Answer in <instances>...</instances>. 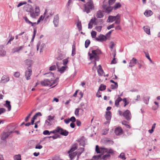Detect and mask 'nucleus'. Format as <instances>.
Instances as JSON below:
<instances>
[{
    "label": "nucleus",
    "mask_w": 160,
    "mask_h": 160,
    "mask_svg": "<svg viewBox=\"0 0 160 160\" xmlns=\"http://www.w3.org/2000/svg\"><path fill=\"white\" fill-rule=\"evenodd\" d=\"M95 151L97 153L103 154L107 152L108 154L104 155L102 158L104 159H107L109 158L111 155H113L114 154V151L111 148H106L103 147H99L98 145L96 146Z\"/></svg>",
    "instance_id": "1"
},
{
    "label": "nucleus",
    "mask_w": 160,
    "mask_h": 160,
    "mask_svg": "<svg viewBox=\"0 0 160 160\" xmlns=\"http://www.w3.org/2000/svg\"><path fill=\"white\" fill-rule=\"evenodd\" d=\"M83 12L87 13H89L92 10H94V6L92 0H89L85 4L83 5Z\"/></svg>",
    "instance_id": "2"
},
{
    "label": "nucleus",
    "mask_w": 160,
    "mask_h": 160,
    "mask_svg": "<svg viewBox=\"0 0 160 160\" xmlns=\"http://www.w3.org/2000/svg\"><path fill=\"white\" fill-rule=\"evenodd\" d=\"M10 126H8L6 129L7 131V132H3L1 136V139L3 140H5L6 138H8L10 134L13 132V131H9L8 130L9 129Z\"/></svg>",
    "instance_id": "3"
},
{
    "label": "nucleus",
    "mask_w": 160,
    "mask_h": 160,
    "mask_svg": "<svg viewBox=\"0 0 160 160\" xmlns=\"http://www.w3.org/2000/svg\"><path fill=\"white\" fill-rule=\"evenodd\" d=\"M27 68V70L25 72V76L26 79L29 80L31 79L30 76L32 74V70L30 67H28Z\"/></svg>",
    "instance_id": "4"
},
{
    "label": "nucleus",
    "mask_w": 160,
    "mask_h": 160,
    "mask_svg": "<svg viewBox=\"0 0 160 160\" xmlns=\"http://www.w3.org/2000/svg\"><path fill=\"white\" fill-rule=\"evenodd\" d=\"M122 116L127 121L130 120L132 116L131 112L128 110H126L123 112Z\"/></svg>",
    "instance_id": "5"
},
{
    "label": "nucleus",
    "mask_w": 160,
    "mask_h": 160,
    "mask_svg": "<svg viewBox=\"0 0 160 160\" xmlns=\"http://www.w3.org/2000/svg\"><path fill=\"white\" fill-rule=\"evenodd\" d=\"M106 86L103 84H101L100 85V87H99V88L98 89V92L96 94V96L98 98L101 97L102 96L101 95H98V93H101L99 91H103L105 90L106 89Z\"/></svg>",
    "instance_id": "6"
},
{
    "label": "nucleus",
    "mask_w": 160,
    "mask_h": 160,
    "mask_svg": "<svg viewBox=\"0 0 160 160\" xmlns=\"http://www.w3.org/2000/svg\"><path fill=\"white\" fill-rule=\"evenodd\" d=\"M59 132L58 133L61 135L66 136H68L69 134V132L66 130L63 129L60 127H59Z\"/></svg>",
    "instance_id": "7"
},
{
    "label": "nucleus",
    "mask_w": 160,
    "mask_h": 160,
    "mask_svg": "<svg viewBox=\"0 0 160 160\" xmlns=\"http://www.w3.org/2000/svg\"><path fill=\"white\" fill-rule=\"evenodd\" d=\"M88 55L89 56V59L92 60L93 59H94V61L96 62L97 61H99V56L94 55L89 52L88 53Z\"/></svg>",
    "instance_id": "8"
},
{
    "label": "nucleus",
    "mask_w": 160,
    "mask_h": 160,
    "mask_svg": "<svg viewBox=\"0 0 160 160\" xmlns=\"http://www.w3.org/2000/svg\"><path fill=\"white\" fill-rule=\"evenodd\" d=\"M136 64H139L138 61L135 58H133L130 60L129 63V67H132L134 66Z\"/></svg>",
    "instance_id": "9"
},
{
    "label": "nucleus",
    "mask_w": 160,
    "mask_h": 160,
    "mask_svg": "<svg viewBox=\"0 0 160 160\" xmlns=\"http://www.w3.org/2000/svg\"><path fill=\"white\" fill-rule=\"evenodd\" d=\"M52 81V80L50 81L48 79H45L43 81L41 82V84L43 86H50V85L51 83V82Z\"/></svg>",
    "instance_id": "10"
},
{
    "label": "nucleus",
    "mask_w": 160,
    "mask_h": 160,
    "mask_svg": "<svg viewBox=\"0 0 160 160\" xmlns=\"http://www.w3.org/2000/svg\"><path fill=\"white\" fill-rule=\"evenodd\" d=\"M24 48V46H21L19 47H16L14 48L12 50V52L14 53L15 52H18Z\"/></svg>",
    "instance_id": "11"
},
{
    "label": "nucleus",
    "mask_w": 160,
    "mask_h": 160,
    "mask_svg": "<svg viewBox=\"0 0 160 160\" xmlns=\"http://www.w3.org/2000/svg\"><path fill=\"white\" fill-rule=\"evenodd\" d=\"M95 39L98 41L102 42L103 41H105L107 39V37L101 34L99 36V38L96 37Z\"/></svg>",
    "instance_id": "12"
},
{
    "label": "nucleus",
    "mask_w": 160,
    "mask_h": 160,
    "mask_svg": "<svg viewBox=\"0 0 160 160\" xmlns=\"http://www.w3.org/2000/svg\"><path fill=\"white\" fill-rule=\"evenodd\" d=\"M77 141L79 142V144L81 146L84 147L85 145V139L84 136H82L80 138L78 139Z\"/></svg>",
    "instance_id": "13"
},
{
    "label": "nucleus",
    "mask_w": 160,
    "mask_h": 160,
    "mask_svg": "<svg viewBox=\"0 0 160 160\" xmlns=\"http://www.w3.org/2000/svg\"><path fill=\"white\" fill-rule=\"evenodd\" d=\"M114 132L117 135H119L122 133L123 130L121 127H118L116 128Z\"/></svg>",
    "instance_id": "14"
},
{
    "label": "nucleus",
    "mask_w": 160,
    "mask_h": 160,
    "mask_svg": "<svg viewBox=\"0 0 160 160\" xmlns=\"http://www.w3.org/2000/svg\"><path fill=\"white\" fill-rule=\"evenodd\" d=\"M53 22L55 27H57L59 22V16L58 15H57L54 16Z\"/></svg>",
    "instance_id": "15"
},
{
    "label": "nucleus",
    "mask_w": 160,
    "mask_h": 160,
    "mask_svg": "<svg viewBox=\"0 0 160 160\" xmlns=\"http://www.w3.org/2000/svg\"><path fill=\"white\" fill-rule=\"evenodd\" d=\"M25 9L27 12L31 13L34 11L33 9L32 6L28 4L26 5L24 8Z\"/></svg>",
    "instance_id": "16"
},
{
    "label": "nucleus",
    "mask_w": 160,
    "mask_h": 160,
    "mask_svg": "<svg viewBox=\"0 0 160 160\" xmlns=\"http://www.w3.org/2000/svg\"><path fill=\"white\" fill-rule=\"evenodd\" d=\"M10 102L8 100H6L5 101V103L4 104V106L8 108V110L9 111L11 109V106L10 104Z\"/></svg>",
    "instance_id": "17"
},
{
    "label": "nucleus",
    "mask_w": 160,
    "mask_h": 160,
    "mask_svg": "<svg viewBox=\"0 0 160 160\" xmlns=\"http://www.w3.org/2000/svg\"><path fill=\"white\" fill-rule=\"evenodd\" d=\"M9 78L6 75H4L2 78L1 82L6 83L9 81Z\"/></svg>",
    "instance_id": "18"
},
{
    "label": "nucleus",
    "mask_w": 160,
    "mask_h": 160,
    "mask_svg": "<svg viewBox=\"0 0 160 160\" xmlns=\"http://www.w3.org/2000/svg\"><path fill=\"white\" fill-rule=\"evenodd\" d=\"M78 144L77 143L74 144L73 145L71 149L68 152V153H70L74 151H75L77 149Z\"/></svg>",
    "instance_id": "19"
},
{
    "label": "nucleus",
    "mask_w": 160,
    "mask_h": 160,
    "mask_svg": "<svg viewBox=\"0 0 160 160\" xmlns=\"http://www.w3.org/2000/svg\"><path fill=\"white\" fill-rule=\"evenodd\" d=\"M92 54L94 55L99 56L100 54H102L101 51L98 49H97L95 50H93L92 51Z\"/></svg>",
    "instance_id": "20"
},
{
    "label": "nucleus",
    "mask_w": 160,
    "mask_h": 160,
    "mask_svg": "<svg viewBox=\"0 0 160 160\" xmlns=\"http://www.w3.org/2000/svg\"><path fill=\"white\" fill-rule=\"evenodd\" d=\"M105 118L108 121L110 120L111 118V112L110 111H107L106 112Z\"/></svg>",
    "instance_id": "21"
},
{
    "label": "nucleus",
    "mask_w": 160,
    "mask_h": 160,
    "mask_svg": "<svg viewBox=\"0 0 160 160\" xmlns=\"http://www.w3.org/2000/svg\"><path fill=\"white\" fill-rule=\"evenodd\" d=\"M6 52L4 50L2 46H0V57H4L5 56Z\"/></svg>",
    "instance_id": "22"
},
{
    "label": "nucleus",
    "mask_w": 160,
    "mask_h": 160,
    "mask_svg": "<svg viewBox=\"0 0 160 160\" xmlns=\"http://www.w3.org/2000/svg\"><path fill=\"white\" fill-rule=\"evenodd\" d=\"M99 68L97 70L98 74L99 76H102L104 73V71L102 69L101 66L100 65H98Z\"/></svg>",
    "instance_id": "23"
},
{
    "label": "nucleus",
    "mask_w": 160,
    "mask_h": 160,
    "mask_svg": "<svg viewBox=\"0 0 160 160\" xmlns=\"http://www.w3.org/2000/svg\"><path fill=\"white\" fill-rule=\"evenodd\" d=\"M122 101V99L120 97L116 99L115 102V105L117 107H118L119 104V102Z\"/></svg>",
    "instance_id": "24"
},
{
    "label": "nucleus",
    "mask_w": 160,
    "mask_h": 160,
    "mask_svg": "<svg viewBox=\"0 0 160 160\" xmlns=\"http://www.w3.org/2000/svg\"><path fill=\"white\" fill-rule=\"evenodd\" d=\"M143 28L146 33L148 35L150 34V28L148 26H144L143 27Z\"/></svg>",
    "instance_id": "25"
},
{
    "label": "nucleus",
    "mask_w": 160,
    "mask_h": 160,
    "mask_svg": "<svg viewBox=\"0 0 160 160\" xmlns=\"http://www.w3.org/2000/svg\"><path fill=\"white\" fill-rule=\"evenodd\" d=\"M67 68V66H62L61 68H58V71L59 72L61 73H63L66 70V69Z\"/></svg>",
    "instance_id": "26"
},
{
    "label": "nucleus",
    "mask_w": 160,
    "mask_h": 160,
    "mask_svg": "<svg viewBox=\"0 0 160 160\" xmlns=\"http://www.w3.org/2000/svg\"><path fill=\"white\" fill-rule=\"evenodd\" d=\"M96 16L98 18H103V15L102 12L100 10L98 11L97 13Z\"/></svg>",
    "instance_id": "27"
},
{
    "label": "nucleus",
    "mask_w": 160,
    "mask_h": 160,
    "mask_svg": "<svg viewBox=\"0 0 160 160\" xmlns=\"http://www.w3.org/2000/svg\"><path fill=\"white\" fill-rule=\"evenodd\" d=\"M153 14V12L151 10H146L144 13L145 15L147 17L151 16Z\"/></svg>",
    "instance_id": "28"
},
{
    "label": "nucleus",
    "mask_w": 160,
    "mask_h": 160,
    "mask_svg": "<svg viewBox=\"0 0 160 160\" xmlns=\"http://www.w3.org/2000/svg\"><path fill=\"white\" fill-rule=\"evenodd\" d=\"M113 9V8L112 7H111L110 5H109V7L104 9V12L108 13H109L110 12L112 11Z\"/></svg>",
    "instance_id": "29"
},
{
    "label": "nucleus",
    "mask_w": 160,
    "mask_h": 160,
    "mask_svg": "<svg viewBox=\"0 0 160 160\" xmlns=\"http://www.w3.org/2000/svg\"><path fill=\"white\" fill-rule=\"evenodd\" d=\"M115 17H114V16H109L108 17L107 22H112L115 20Z\"/></svg>",
    "instance_id": "30"
},
{
    "label": "nucleus",
    "mask_w": 160,
    "mask_h": 160,
    "mask_svg": "<svg viewBox=\"0 0 160 160\" xmlns=\"http://www.w3.org/2000/svg\"><path fill=\"white\" fill-rule=\"evenodd\" d=\"M149 99L150 97L148 96L144 97L143 98V99L144 102L147 104H148Z\"/></svg>",
    "instance_id": "31"
},
{
    "label": "nucleus",
    "mask_w": 160,
    "mask_h": 160,
    "mask_svg": "<svg viewBox=\"0 0 160 160\" xmlns=\"http://www.w3.org/2000/svg\"><path fill=\"white\" fill-rule=\"evenodd\" d=\"M77 27L78 29V30L79 31H80L82 30V24L81 22L80 21H78L77 22Z\"/></svg>",
    "instance_id": "32"
},
{
    "label": "nucleus",
    "mask_w": 160,
    "mask_h": 160,
    "mask_svg": "<svg viewBox=\"0 0 160 160\" xmlns=\"http://www.w3.org/2000/svg\"><path fill=\"white\" fill-rule=\"evenodd\" d=\"M127 122L126 121L124 120L122 122V125L125 126L126 127L128 128H130L131 126L128 124H127Z\"/></svg>",
    "instance_id": "33"
},
{
    "label": "nucleus",
    "mask_w": 160,
    "mask_h": 160,
    "mask_svg": "<svg viewBox=\"0 0 160 160\" xmlns=\"http://www.w3.org/2000/svg\"><path fill=\"white\" fill-rule=\"evenodd\" d=\"M9 37H10V38L8 41L7 44V45L9 43L11 44V42L12 41L14 38V36H12L10 33L9 34Z\"/></svg>",
    "instance_id": "34"
},
{
    "label": "nucleus",
    "mask_w": 160,
    "mask_h": 160,
    "mask_svg": "<svg viewBox=\"0 0 160 160\" xmlns=\"http://www.w3.org/2000/svg\"><path fill=\"white\" fill-rule=\"evenodd\" d=\"M121 7V5L120 3H117L115 4L114 6L112 7V8L113 9H114L115 10L117 9L120 8Z\"/></svg>",
    "instance_id": "35"
},
{
    "label": "nucleus",
    "mask_w": 160,
    "mask_h": 160,
    "mask_svg": "<svg viewBox=\"0 0 160 160\" xmlns=\"http://www.w3.org/2000/svg\"><path fill=\"white\" fill-rule=\"evenodd\" d=\"M76 52V47L75 45L74 44H73L72 46V56H74Z\"/></svg>",
    "instance_id": "36"
},
{
    "label": "nucleus",
    "mask_w": 160,
    "mask_h": 160,
    "mask_svg": "<svg viewBox=\"0 0 160 160\" xmlns=\"http://www.w3.org/2000/svg\"><path fill=\"white\" fill-rule=\"evenodd\" d=\"M90 43V41L89 39H87L86 40L85 43V47L86 48H87L89 45Z\"/></svg>",
    "instance_id": "37"
},
{
    "label": "nucleus",
    "mask_w": 160,
    "mask_h": 160,
    "mask_svg": "<svg viewBox=\"0 0 160 160\" xmlns=\"http://www.w3.org/2000/svg\"><path fill=\"white\" fill-rule=\"evenodd\" d=\"M14 160H21V156L20 154L15 155L14 157Z\"/></svg>",
    "instance_id": "38"
},
{
    "label": "nucleus",
    "mask_w": 160,
    "mask_h": 160,
    "mask_svg": "<svg viewBox=\"0 0 160 160\" xmlns=\"http://www.w3.org/2000/svg\"><path fill=\"white\" fill-rule=\"evenodd\" d=\"M36 32H37V29H36V28H34V29H33V33L32 38L31 40L32 42H33L34 38L35 37Z\"/></svg>",
    "instance_id": "39"
},
{
    "label": "nucleus",
    "mask_w": 160,
    "mask_h": 160,
    "mask_svg": "<svg viewBox=\"0 0 160 160\" xmlns=\"http://www.w3.org/2000/svg\"><path fill=\"white\" fill-rule=\"evenodd\" d=\"M84 148H80L78 149L76 151L78 154L79 152L81 153V154L84 151Z\"/></svg>",
    "instance_id": "40"
},
{
    "label": "nucleus",
    "mask_w": 160,
    "mask_h": 160,
    "mask_svg": "<svg viewBox=\"0 0 160 160\" xmlns=\"http://www.w3.org/2000/svg\"><path fill=\"white\" fill-rule=\"evenodd\" d=\"M25 62L26 65L28 67H31V62L30 60L27 59L25 60Z\"/></svg>",
    "instance_id": "41"
},
{
    "label": "nucleus",
    "mask_w": 160,
    "mask_h": 160,
    "mask_svg": "<svg viewBox=\"0 0 160 160\" xmlns=\"http://www.w3.org/2000/svg\"><path fill=\"white\" fill-rule=\"evenodd\" d=\"M40 10L38 6H36L35 8V13L37 16L38 15V14L39 13Z\"/></svg>",
    "instance_id": "42"
},
{
    "label": "nucleus",
    "mask_w": 160,
    "mask_h": 160,
    "mask_svg": "<svg viewBox=\"0 0 160 160\" xmlns=\"http://www.w3.org/2000/svg\"><path fill=\"white\" fill-rule=\"evenodd\" d=\"M59 127H58L56 129L53 130L52 131H51L50 132V134L51 133H58L59 131Z\"/></svg>",
    "instance_id": "43"
},
{
    "label": "nucleus",
    "mask_w": 160,
    "mask_h": 160,
    "mask_svg": "<svg viewBox=\"0 0 160 160\" xmlns=\"http://www.w3.org/2000/svg\"><path fill=\"white\" fill-rule=\"evenodd\" d=\"M122 101H123V102H124V107H126V105H128L129 103V101H128L127 100L126 98H124L123 99H122Z\"/></svg>",
    "instance_id": "44"
},
{
    "label": "nucleus",
    "mask_w": 160,
    "mask_h": 160,
    "mask_svg": "<svg viewBox=\"0 0 160 160\" xmlns=\"http://www.w3.org/2000/svg\"><path fill=\"white\" fill-rule=\"evenodd\" d=\"M96 34L97 32L95 31H92L91 32V36L92 38H95L96 37Z\"/></svg>",
    "instance_id": "45"
},
{
    "label": "nucleus",
    "mask_w": 160,
    "mask_h": 160,
    "mask_svg": "<svg viewBox=\"0 0 160 160\" xmlns=\"http://www.w3.org/2000/svg\"><path fill=\"white\" fill-rule=\"evenodd\" d=\"M44 74L47 75V77L52 76L53 77L54 76V74L51 72H49L48 73H46Z\"/></svg>",
    "instance_id": "46"
},
{
    "label": "nucleus",
    "mask_w": 160,
    "mask_h": 160,
    "mask_svg": "<svg viewBox=\"0 0 160 160\" xmlns=\"http://www.w3.org/2000/svg\"><path fill=\"white\" fill-rule=\"evenodd\" d=\"M44 18V17H43L42 15H41L39 18H38L37 22V24H38L41 20H43Z\"/></svg>",
    "instance_id": "47"
},
{
    "label": "nucleus",
    "mask_w": 160,
    "mask_h": 160,
    "mask_svg": "<svg viewBox=\"0 0 160 160\" xmlns=\"http://www.w3.org/2000/svg\"><path fill=\"white\" fill-rule=\"evenodd\" d=\"M93 158L94 159H96L97 160L100 159L101 158V155H95L93 157Z\"/></svg>",
    "instance_id": "48"
},
{
    "label": "nucleus",
    "mask_w": 160,
    "mask_h": 160,
    "mask_svg": "<svg viewBox=\"0 0 160 160\" xmlns=\"http://www.w3.org/2000/svg\"><path fill=\"white\" fill-rule=\"evenodd\" d=\"M102 27V26H97L96 27V29L97 31L98 32H101Z\"/></svg>",
    "instance_id": "49"
},
{
    "label": "nucleus",
    "mask_w": 160,
    "mask_h": 160,
    "mask_svg": "<svg viewBox=\"0 0 160 160\" xmlns=\"http://www.w3.org/2000/svg\"><path fill=\"white\" fill-rule=\"evenodd\" d=\"M70 121L72 122H75L76 121V119L75 118L74 116H72L69 118Z\"/></svg>",
    "instance_id": "50"
},
{
    "label": "nucleus",
    "mask_w": 160,
    "mask_h": 160,
    "mask_svg": "<svg viewBox=\"0 0 160 160\" xmlns=\"http://www.w3.org/2000/svg\"><path fill=\"white\" fill-rule=\"evenodd\" d=\"M43 134L44 135H49L50 134V132L48 130H45L43 132Z\"/></svg>",
    "instance_id": "51"
},
{
    "label": "nucleus",
    "mask_w": 160,
    "mask_h": 160,
    "mask_svg": "<svg viewBox=\"0 0 160 160\" xmlns=\"http://www.w3.org/2000/svg\"><path fill=\"white\" fill-rule=\"evenodd\" d=\"M46 47V45L44 43H42L41 46V48L40 49V52H42V49Z\"/></svg>",
    "instance_id": "52"
},
{
    "label": "nucleus",
    "mask_w": 160,
    "mask_h": 160,
    "mask_svg": "<svg viewBox=\"0 0 160 160\" xmlns=\"http://www.w3.org/2000/svg\"><path fill=\"white\" fill-rule=\"evenodd\" d=\"M56 66L55 65H52L49 68V70L53 71L56 70Z\"/></svg>",
    "instance_id": "53"
},
{
    "label": "nucleus",
    "mask_w": 160,
    "mask_h": 160,
    "mask_svg": "<svg viewBox=\"0 0 160 160\" xmlns=\"http://www.w3.org/2000/svg\"><path fill=\"white\" fill-rule=\"evenodd\" d=\"M103 4L102 6V8L104 10L105 9V8H107L108 7H109V5H110L109 4H108V3H107L106 4H105L104 3V2H103Z\"/></svg>",
    "instance_id": "54"
},
{
    "label": "nucleus",
    "mask_w": 160,
    "mask_h": 160,
    "mask_svg": "<svg viewBox=\"0 0 160 160\" xmlns=\"http://www.w3.org/2000/svg\"><path fill=\"white\" fill-rule=\"evenodd\" d=\"M119 157L121 158L122 159H123L124 160H125L126 159V158H125V155L124 153H121L119 156Z\"/></svg>",
    "instance_id": "55"
},
{
    "label": "nucleus",
    "mask_w": 160,
    "mask_h": 160,
    "mask_svg": "<svg viewBox=\"0 0 160 160\" xmlns=\"http://www.w3.org/2000/svg\"><path fill=\"white\" fill-rule=\"evenodd\" d=\"M68 62V58L63 59L62 60L63 64L64 66L66 65L67 64Z\"/></svg>",
    "instance_id": "56"
},
{
    "label": "nucleus",
    "mask_w": 160,
    "mask_h": 160,
    "mask_svg": "<svg viewBox=\"0 0 160 160\" xmlns=\"http://www.w3.org/2000/svg\"><path fill=\"white\" fill-rule=\"evenodd\" d=\"M52 138L53 139H57V136H56V134H55L54 135L51 136H48L47 137H46L44 138Z\"/></svg>",
    "instance_id": "57"
},
{
    "label": "nucleus",
    "mask_w": 160,
    "mask_h": 160,
    "mask_svg": "<svg viewBox=\"0 0 160 160\" xmlns=\"http://www.w3.org/2000/svg\"><path fill=\"white\" fill-rule=\"evenodd\" d=\"M24 18L26 23L29 24H30L32 23V22L30 21L26 17H24Z\"/></svg>",
    "instance_id": "58"
},
{
    "label": "nucleus",
    "mask_w": 160,
    "mask_h": 160,
    "mask_svg": "<svg viewBox=\"0 0 160 160\" xmlns=\"http://www.w3.org/2000/svg\"><path fill=\"white\" fill-rule=\"evenodd\" d=\"M80 109L79 108H76L74 114L76 116H78L79 115V110Z\"/></svg>",
    "instance_id": "59"
},
{
    "label": "nucleus",
    "mask_w": 160,
    "mask_h": 160,
    "mask_svg": "<svg viewBox=\"0 0 160 160\" xmlns=\"http://www.w3.org/2000/svg\"><path fill=\"white\" fill-rule=\"evenodd\" d=\"M6 111V110L5 108H0V115L3 113H4Z\"/></svg>",
    "instance_id": "60"
},
{
    "label": "nucleus",
    "mask_w": 160,
    "mask_h": 160,
    "mask_svg": "<svg viewBox=\"0 0 160 160\" xmlns=\"http://www.w3.org/2000/svg\"><path fill=\"white\" fill-rule=\"evenodd\" d=\"M20 75V73L18 72H15L14 75V76L16 78H18Z\"/></svg>",
    "instance_id": "61"
},
{
    "label": "nucleus",
    "mask_w": 160,
    "mask_h": 160,
    "mask_svg": "<svg viewBox=\"0 0 160 160\" xmlns=\"http://www.w3.org/2000/svg\"><path fill=\"white\" fill-rule=\"evenodd\" d=\"M58 60H60L63 59L62 55V54H60L58 57L56 58Z\"/></svg>",
    "instance_id": "62"
},
{
    "label": "nucleus",
    "mask_w": 160,
    "mask_h": 160,
    "mask_svg": "<svg viewBox=\"0 0 160 160\" xmlns=\"http://www.w3.org/2000/svg\"><path fill=\"white\" fill-rule=\"evenodd\" d=\"M76 121L77 126H80L81 125V122L78 119H77Z\"/></svg>",
    "instance_id": "63"
},
{
    "label": "nucleus",
    "mask_w": 160,
    "mask_h": 160,
    "mask_svg": "<svg viewBox=\"0 0 160 160\" xmlns=\"http://www.w3.org/2000/svg\"><path fill=\"white\" fill-rule=\"evenodd\" d=\"M116 0H109L108 1V4L109 5H112L116 1Z\"/></svg>",
    "instance_id": "64"
}]
</instances>
